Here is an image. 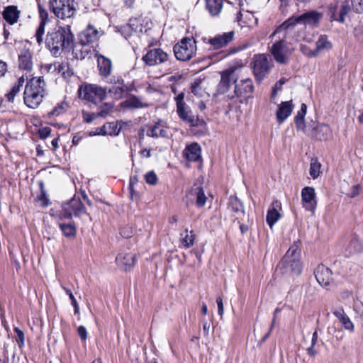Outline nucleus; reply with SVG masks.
<instances>
[{"label":"nucleus","mask_w":363,"mask_h":363,"mask_svg":"<svg viewBox=\"0 0 363 363\" xmlns=\"http://www.w3.org/2000/svg\"><path fill=\"white\" fill-rule=\"evenodd\" d=\"M147 135L151 138H165L167 136V128L164 123L159 121L150 125L147 130Z\"/></svg>","instance_id":"b1692460"},{"label":"nucleus","mask_w":363,"mask_h":363,"mask_svg":"<svg viewBox=\"0 0 363 363\" xmlns=\"http://www.w3.org/2000/svg\"><path fill=\"white\" fill-rule=\"evenodd\" d=\"M14 331L17 335L16 340L18 343V345L20 347L23 346L24 345V333H23V331L21 330H20L18 328H15Z\"/></svg>","instance_id":"864d4df0"},{"label":"nucleus","mask_w":363,"mask_h":363,"mask_svg":"<svg viewBox=\"0 0 363 363\" xmlns=\"http://www.w3.org/2000/svg\"><path fill=\"white\" fill-rule=\"evenodd\" d=\"M290 22H284L269 36L272 39L277 37L269 48V52L274 60L281 65L289 62L291 55L295 50L294 43L290 39L294 33L290 27Z\"/></svg>","instance_id":"f257e3e1"},{"label":"nucleus","mask_w":363,"mask_h":363,"mask_svg":"<svg viewBox=\"0 0 363 363\" xmlns=\"http://www.w3.org/2000/svg\"><path fill=\"white\" fill-rule=\"evenodd\" d=\"M49 69L57 71L65 78L69 77L73 74V72L69 68L67 62H55L52 65H50Z\"/></svg>","instance_id":"473e14b6"},{"label":"nucleus","mask_w":363,"mask_h":363,"mask_svg":"<svg viewBox=\"0 0 363 363\" xmlns=\"http://www.w3.org/2000/svg\"><path fill=\"white\" fill-rule=\"evenodd\" d=\"M82 117L83 121L86 123H91L92 122L95 118L98 117V115L96 113H89L86 111L82 112Z\"/></svg>","instance_id":"603ef678"},{"label":"nucleus","mask_w":363,"mask_h":363,"mask_svg":"<svg viewBox=\"0 0 363 363\" xmlns=\"http://www.w3.org/2000/svg\"><path fill=\"white\" fill-rule=\"evenodd\" d=\"M223 0H206V8L211 16H217L221 11Z\"/></svg>","instance_id":"f704fd0d"},{"label":"nucleus","mask_w":363,"mask_h":363,"mask_svg":"<svg viewBox=\"0 0 363 363\" xmlns=\"http://www.w3.org/2000/svg\"><path fill=\"white\" fill-rule=\"evenodd\" d=\"M98 67L101 76L107 77L110 75L112 69V64L109 59L102 55L99 57Z\"/></svg>","instance_id":"2f4dec72"},{"label":"nucleus","mask_w":363,"mask_h":363,"mask_svg":"<svg viewBox=\"0 0 363 363\" xmlns=\"http://www.w3.org/2000/svg\"><path fill=\"white\" fill-rule=\"evenodd\" d=\"M4 18L10 24H14L17 22L19 17V11L16 6H9L5 8L3 12Z\"/></svg>","instance_id":"7c9ffc66"},{"label":"nucleus","mask_w":363,"mask_h":363,"mask_svg":"<svg viewBox=\"0 0 363 363\" xmlns=\"http://www.w3.org/2000/svg\"><path fill=\"white\" fill-rule=\"evenodd\" d=\"M301 50L306 56L314 57L312 55L313 50H309V48L306 45H301Z\"/></svg>","instance_id":"69168bd1"},{"label":"nucleus","mask_w":363,"mask_h":363,"mask_svg":"<svg viewBox=\"0 0 363 363\" xmlns=\"http://www.w3.org/2000/svg\"><path fill=\"white\" fill-rule=\"evenodd\" d=\"M46 83L43 77H33L25 86L23 100L25 104L31 108H36L43 101L46 94Z\"/></svg>","instance_id":"7ed1b4c3"},{"label":"nucleus","mask_w":363,"mask_h":363,"mask_svg":"<svg viewBox=\"0 0 363 363\" xmlns=\"http://www.w3.org/2000/svg\"><path fill=\"white\" fill-rule=\"evenodd\" d=\"M118 265L123 270L128 271L131 269L135 264L136 255L130 253H121L116 259Z\"/></svg>","instance_id":"4be33fe9"},{"label":"nucleus","mask_w":363,"mask_h":363,"mask_svg":"<svg viewBox=\"0 0 363 363\" xmlns=\"http://www.w3.org/2000/svg\"><path fill=\"white\" fill-rule=\"evenodd\" d=\"M177 113L179 116L184 121L192 123L194 121V116L190 110L189 107L186 104L184 106H178Z\"/></svg>","instance_id":"ea45409f"},{"label":"nucleus","mask_w":363,"mask_h":363,"mask_svg":"<svg viewBox=\"0 0 363 363\" xmlns=\"http://www.w3.org/2000/svg\"><path fill=\"white\" fill-rule=\"evenodd\" d=\"M229 208L235 213H245L242 202L235 196H231L229 199Z\"/></svg>","instance_id":"a19ab883"},{"label":"nucleus","mask_w":363,"mask_h":363,"mask_svg":"<svg viewBox=\"0 0 363 363\" xmlns=\"http://www.w3.org/2000/svg\"><path fill=\"white\" fill-rule=\"evenodd\" d=\"M235 90L234 95H228V97L230 99L235 97L240 99V102L242 103L252 96L254 86L252 82L250 79L241 80L239 83L237 79H234Z\"/></svg>","instance_id":"ddd939ff"},{"label":"nucleus","mask_w":363,"mask_h":363,"mask_svg":"<svg viewBox=\"0 0 363 363\" xmlns=\"http://www.w3.org/2000/svg\"><path fill=\"white\" fill-rule=\"evenodd\" d=\"M78 335H79L80 338L85 341L87 337V331L84 326H79L77 329Z\"/></svg>","instance_id":"4d7b16f0"},{"label":"nucleus","mask_w":363,"mask_h":363,"mask_svg":"<svg viewBox=\"0 0 363 363\" xmlns=\"http://www.w3.org/2000/svg\"><path fill=\"white\" fill-rule=\"evenodd\" d=\"M122 106L125 108H141L149 106V104L140 101V99L136 96H132L122 103Z\"/></svg>","instance_id":"e433bc0d"},{"label":"nucleus","mask_w":363,"mask_h":363,"mask_svg":"<svg viewBox=\"0 0 363 363\" xmlns=\"http://www.w3.org/2000/svg\"><path fill=\"white\" fill-rule=\"evenodd\" d=\"M169 55L160 48L149 50L143 57V60L148 66H155L167 62Z\"/></svg>","instance_id":"4468645a"},{"label":"nucleus","mask_w":363,"mask_h":363,"mask_svg":"<svg viewBox=\"0 0 363 363\" xmlns=\"http://www.w3.org/2000/svg\"><path fill=\"white\" fill-rule=\"evenodd\" d=\"M125 28H126L125 25L123 26L121 28V32L122 35H124V37L125 38H128V37L133 35L134 32L131 30V28H130L129 29L128 28L125 29Z\"/></svg>","instance_id":"052dcab7"},{"label":"nucleus","mask_w":363,"mask_h":363,"mask_svg":"<svg viewBox=\"0 0 363 363\" xmlns=\"http://www.w3.org/2000/svg\"><path fill=\"white\" fill-rule=\"evenodd\" d=\"M18 67L21 69L30 71L33 67L31 53L28 50H23L18 56Z\"/></svg>","instance_id":"bb28decb"},{"label":"nucleus","mask_w":363,"mask_h":363,"mask_svg":"<svg viewBox=\"0 0 363 363\" xmlns=\"http://www.w3.org/2000/svg\"><path fill=\"white\" fill-rule=\"evenodd\" d=\"M106 135H118L120 133L121 128L115 122L106 123L104 125Z\"/></svg>","instance_id":"37998d69"},{"label":"nucleus","mask_w":363,"mask_h":363,"mask_svg":"<svg viewBox=\"0 0 363 363\" xmlns=\"http://www.w3.org/2000/svg\"><path fill=\"white\" fill-rule=\"evenodd\" d=\"M187 201L186 204L189 205L193 203L194 200L198 207H203L206 202V196L204 194L203 189L201 186L194 184L189 192L186 195Z\"/></svg>","instance_id":"f3484780"},{"label":"nucleus","mask_w":363,"mask_h":363,"mask_svg":"<svg viewBox=\"0 0 363 363\" xmlns=\"http://www.w3.org/2000/svg\"><path fill=\"white\" fill-rule=\"evenodd\" d=\"M184 94L183 93H180L176 98H175V100H176V102H177V107L178 106H184V104H186L184 102Z\"/></svg>","instance_id":"0e129e2a"},{"label":"nucleus","mask_w":363,"mask_h":363,"mask_svg":"<svg viewBox=\"0 0 363 363\" xmlns=\"http://www.w3.org/2000/svg\"><path fill=\"white\" fill-rule=\"evenodd\" d=\"M300 252L296 245L291 246L286 252L280 262V267L284 273L298 275L301 272V264L299 260Z\"/></svg>","instance_id":"39448f33"},{"label":"nucleus","mask_w":363,"mask_h":363,"mask_svg":"<svg viewBox=\"0 0 363 363\" xmlns=\"http://www.w3.org/2000/svg\"><path fill=\"white\" fill-rule=\"evenodd\" d=\"M86 213V208L79 198H73L62 205L60 219H70L73 216H80Z\"/></svg>","instance_id":"f8f14e48"},{"label":"nucleus","mask_w":363,"mask_h":363,"mask_svg":"<svg viewBox=\"0 0 363 363\" xmlns=\"http://www.w3.org/2000/svg\"><path fill=\"white\" fill-rule=\"evenodd\" d=\"M191 92L197 97L204 98L209 94L206 92L203 81H195L191 87Z\"/></svg>","instance_id":"4c0bfd02"},{"label":"nucleus","mask_w":363,"mask_h":363,"mask_svg":"<svg viewBox=\"0 0 363 363\" xmlns=\"http://www.w3.org/2000/svg\"><path fill=\"white\" fill-rule=\"evenodd\" d=\"M216 303L218 306V315L222 317L224 313V308H223V300L220 297L217 298L216 299Z\"/></svg>","instance_id":"13d9d810"},{"label":"nucleus","mask_w":363,"mask_h":363,"mask_svg":"<svg viewBox=\"0 0 363 363\" xmlns=\"http://www.w3.org/2000/svg\"><path fill=\"white\" fill-rule=\"evenodd\" d=\"M273 65L272 61L265 54L255 55L253 57V72L258 81H262Z\"/></svg>","instance_id":"9d476101"},{"label":"nucleus","mask_w":363,"mask_h":363,"mask_svg":"<svg viewBox=\"0 0 363 363\" xmlns=\"http://www.w3.org/2000/svg\"><path fill=\"white\" fill-rule=\"evenodd\" d=\"M314 274L317 281L323 287H328L333 282L331 270L323 264H320L315 268Z\"/></svg>","instance_id":"6ab92c4d"},{"label":"nucleus","mask_w":363,"mask_h":363,"mask_svg":"<svg viewBox=\"0 0 363 363\" xmlns=\"http://www.w3.org/2000/svg\"><path fill=\"white\" fill-rule=\"evenodd\" d=\"M63 289H64L65 293L69 296V297L70 298V302H72V305L74 308V313L75 314L79 313V308L77 300L75 299L72 292L71 291V290H69L67 288L64 287Z\"/></svg>","instance_id":"3c124183"},{"label":"nucleus","mask_w":363,"mask_h":363,"mask_svg":"<svg viewBox=\"0 0 363 363\" xmlns=\"http://www.w3.org/2000/svg\"><path fill=\"white\" fill-rule=\"evenodd\" d=\"M75 0H50L49 7L55 16L61 19L69 18L76 13Z\"/></svg>","instance_id":"423d86ee"},{"label":"nucleus","mask_w":363,"mask_h":363,"mask_svg":"<svg viewBox=\"0 0 363 363\" xmlns=\"http://www.w3.org/2000/svg\"><path fill=\"white\" fill-rule=\"evenodd\" d=\"M99 31L93 26L89 25L79 35V42L82 46L94 47V44L97 42L99 38Z\"/></svg>","instance_id":"2eb2a0df"},{"label":"nucleus","mask_w":363,"mask_h":363,"mask_svg":"<svg viewBox=\"0 0 363 363\" xmlns=\"http://www.w3.org/2000/svg\"><path fill=\"white\" fill-rule=\"evenodd\" d=\"M350 11L351 5L348 0L345 1L340 5L337 0H334L328 5V16L331 22L337 21L344 23L345 17Z\"/></svg>","instance_id":"6e6552de"},{"label":"nucleus","mask_w":363,"mask_h":363,"mask_svg":"<svg viewBox=\"0 0 363 363\" xmlns=\"http://www.w3.org/2000/svg\"><path fill=\"white\" fill-rule=\"evenodd\" d=\"M196 41L192 38H185L174 46L176 58L180 61L190 60L196 53Z\"/></svg>","instance_id":"1a4fd4ad"},{"label":"nucleus","mask_w":363,"mask_h":363,"mask_svg":"<svg viewBox=\"0 0 363 363\" xmlns=\"http://www.w3.org/2000/svg\"><path fill=\"white\" fill-rule=\"evenodd\" d=\"M287 82V79L282 77L281 78L272 89V98L274 99L277 96V91L282 89V86Z\"/></svg>","instance_id":"de8ad7c7"},{"label":"nucleus","mask_w":363,"mask_h":363,"mask_svg":"<svg viewBox=\"0 0 363 363\" xmlns=\"http://www.w3.org/2000/svg\"><path fill=\"white\" fill-rule=\"evenodd\" d=\"M294 106L291 101H283L280 104L277 112L276 118L277 122L282 123L291 113Z\"/></svg>","instance_id":"393cba45"},{"label":"nucleus","mask_w":363,"mask_h":363,"mask_svg":"<svg viewBox=\"0 0 363 363\" xmlns=\"http://www.w3.org/2000/svg\"><path fill=\"white\" fill-rule=\"evenodd\" d=\"M360 190H361V186L360 185H355V186H353L351 189H350V193L348 194V196L351 198H354L355 196H357V195L359 194L360 193Z\"/></svg>","instance_id":"6e6d98bb"},{"label":"nucleus","mask_w":363,"mask_h":363,"mask_svg":"<svg viewBox=\"0 0 363 363\" xmlns=\"http://www.w3.org/2000/svg\"><path fill=\"white\" fill-rule=\"evenodd\" d=\"M78 95L82 99L98 104L106 98V89L96 84H84L79 88Z\"/></svg>","instance_id":"0eeeda50"},{"label":"nucleus","mask_w":363,"mask_h":363,"mask_svg":"<svg viewBox=\"0 0 363 363\" xmlns=\"http://www.w3.org/2000/svg\"><path fill=\"white\" fill-rule=\"evenodd\" d=\"M323 17V13L312 10L303 13L297 18H291L286 21H291L290 27L291 28V30L295 33V26L296 23H303L313 27H317Z\"/></svg>","instance_id":"9b49d317"},{"label":"nucleus","mask_w":363,"mask_h":363,"mask_svg":"<svg viewBox=\"0 0 363 363\" xmlns=\"http://www.w3.org/2000/svg\"><path fill=\"white\" fill-rule=\"evenodd\" d=\"M60 228L65 237L74 238L76 236L77 230L74 225L60 224Z\"/></svg>","instance_id":"c03bdc74"},{"label":"nucleus","mask_w":363,"mask_h":363,"mask_svg":"<svg viewBox=\"0 0 363 363\" xmlns=\"http://www.w3.org/2000/svg\"><path fill=\"white\" fill-rule=\"evenodd\" d=\"M68 107L67 103H61L57 104L52 111L49 113L51 116H58L63 113Z\"/></svg>","instance_id":"09e8293b"},{"label":"nucleus","mask_w":363,"mask_h":363,"mask_svg":"<svg viewBox=\"0 0 363 363\" xmlns=\"http://www.w3.org/2000/svg\"><path fill=\"white\" fill-rule=\"evenodd\" d=\"M74 40L69 26L59 27L48 33L45 45L53 55L57 56L62 51L70 49Z\"/></svg>","instance_id":"f03ea898"},{"label":"nucleus","mask_w":363,"mask_h":363,"mask_svg":"<svg viewBox=\"0 0 363 363\" xmlns=\"http://www.w3.org/2000/svg\"><path fill=\"white\" fill-rule=\"evenodd\" d=\"M316 48L313 50L312 55L316 57L320 52L327 51L331 49L332 43L328 40L326 35H321L319 36L315 43Z\"/></svg>","instance_id":"c85d7f7f"},{"label":"nucleus","mask_w":363,"mask_h":363,"mask_svg":"<svg viewBox=\"0 0 363 363\" xmlns=\"http://www.w3.org/2000/svg\"><path fill=\"white\" fill-rule=\"evenodd\" d=\"M109 82L113 84V86H116L123 84V80L121 77L113 76L110 79Z\"/></svg>","instance_id":"680f3d73"},{"label":"nucleus","mask_w":363,"mask_h":363,"mask_svg":"<svg viewBox=\"0 0 363 363\" xmlns=\"http://www.w3.org/2000/svg\"><path fill=\"white\" fill-rule=\"evenodd\" d=\"M180 240L184 247L189 248L194 243L195 236L193 231L185 229L184 232L180 233Z\"/></svg>","instance_id":"58836bf2"},{"label":"nucleus","mask_w":363,"mask_h":363,"mask_svg":"<svg viewBox=\"0 0 363 363\" xmlns=\"http://www.w3.org/2000/svg\"><path fill=\"white\" fill-rule=\"evenodd\" d=\"M279 206V203L277 201H274L273 203V207L270 208L267 213L266 220L271 228L280 218V213L276 208Z\"/></svg>","instance_id":"72a5a7b5"},{"label":"nucleus","mask_w":363,"mask_h":363,"mask_svg":"<svg viewBox=\"0 0 363 363\" xmlns=\"http://www.w3.org/2000/svg\"><path fill=\"white\" fill-rule=\"evenodd\" d=\"M354 36L358 40L363 41V24H360L354 28Z\"/></svg>","instance_id":"5fc2aeb1"},{"label":"nucleus","mask_w":363,"mask_h":363,"mask_svg":"<svg viewBox=\"0 0 363 363\" xmlns=\"http://www.w3.org/2000/svg\"><path fill=\"white\" fill-rule=\"evenodd\" d=\"M347 255H352L363 252V241L356 235L348 238L345 245Z\"/></svg>","instance_id":"412c9836"},{"label":"nucleus","mask_w":363,"mask_h":363,"mask_svg":"<svg viewBox=\"0 0 363 363\" xmlns=\"http://www.w3.org/2000/svg\"><path fill=\"white\" fill-rule=\"evenodd\" d=\"M320 164L317 160H312L310 165V175L313 179H316L320 174Z\"/></svg>","instance_id":"a18cd8bd"},{"label":"nucleus","mask_w":363,"mask_h":363,"mask_svg":"<svg viewBox=\"0 0 363 363\" xmlns=\"http://www.w3.org/2000/svg\"><path fill=\"white\" fill-rule=\"evenodd\" d=\"M307 111V106L302 104L300 110L295 117L296 127L298 130H301L318 140H327L332 138V130L326 124H318L314 128L310 129L305 123V116Z\"/></svg>","instance_id":"20e7f679"},{"label":"nucleus","mask_w":363,"mask_h":363,"mask_svg":"<svg viewBox=\"0 0 363 363\" xmlns=\"http://www.w3.org/2000/svg\"><path fill=\"white\" fill-rule=\"evenodd\" d=\"M51 129L48 127H45L39 130V135L40 138H46L50 134Z\"/></svg>","instance_id":"bf43d9fd"},{"label":"nucleus","mask_w":363,"mask_h":363,"mask_svg":"<svg viewBox=\"0 0 363 363\" xmlns=\"http://www.w3.org/2000/svg\"><path fill=\"white\" fill-rule=\"evenodd\" d=\"M138 175H135V176H133L130 177L129 189H130V191L132 195L133 193V186L135 184H136L138 183Z\"/></svg>","instance_id":"e2e57ef3"},{"label":"nucleus","mask_w":363,"mask_h":363,"mask_svg":"<svg viewBox=\"0 0 363 363\" xmlns=\"http://www.w3.org/2000/svg\"><path fill=\"white\" fill-rule=\"evenodd\" d=\"M143 22L144 20L141 18H131L129 23L125 24V29L131 28V30L135 33L146 32L147 30L144 29Z\"/></svg>","instance_id":"c9c22d12"},{"label":"nucleus","mask_w":363,"mask_h":363,"mask_svg":"<svg viewBox=\"0 0 363 363\" xmlns=\"http://www.w3.org/2000/svg\"><path fill=\"white\" fill-rule=\"evenodd\" d=\"M301 199L306 211L313 212L316 208L315 192L313 187L306 186L301 191Z\"/></svg>","instance_id":"a211bd4d"},{"label":"nucleus","mask_w":363,"mask_h":363,"mask_svg":"<svg viewBox=\"0 0 363 363\" xmlns=\"http://www.w3.org/2000/svg\"><path fill=\"white\" fill-rule=\"evenodd\" d=\"M233 71L230 69L225 70L221 74V79L217 86L216 95L223 94L229 90L230 82L233 78Z\"/></svg>","instance_id":"5701e85b"},{"label":"nucleus","mask_w":363,"mask_h":363,"mask_svg":"<svg viewBox=\"0 0 363 363\" xmlns=\"http://www.w3.org/2000/svg\"><path fill=\"white\" fill-rule=\"evenodd\" d=\"M145 182L151 185H155L157 182V177L154 171H150L145 175Z\"/></svg>","instance_id":"8fccbe9b"},{"label":"nucleus","mask_w":363,"mask_h":363,"mask_svg":"<svg viewBox=\"0 0 363 363\" xmlns=\"http://www.w3.org/2000/svg\"><path fill=\"white\" fill-rule=\"evenodd\" d=\"M113 109V105L111 104H104L99 107V111L96 113L98 117H106Z\"/></svg>","instance_id":"49530a36"},{"label":"nucleus","mask_w":363,"mask_h":363,"mask_svg":"<svg viewBox=\"0 0 363 363\" xmlns=\"http://www.w3.org/2000/svg\"><path fill=\"white\" fill-rule=\"evenodd\" d=\"M7 71V65L6 62L0 60V77L4 76Z\"/></svg>","instance_id":"774afa93"},{"label":"nucleus","mask_w":363,"mask_h":363,"mask_svg":"<svg viewBox=\"0 0 363 363\" xmlns=\"http://www.w3.org/2000/svg\"><path fill=\"white\" fill-rule=\"evenodd\" d=\"M234 34V31H230L221 35H217L213 38H204L203 40L205 43H208L212 49L218 50L231 42L233 39Z\"/></svg>","instance_id":"dca6fc26"},{"label":"nucleus","mask_w":363,"mask_h":363,"mask_svg":"<svg viewBox=\"0 0 363 363\" xmlns=\"http://www.w3.org/2000/svg\"><path fill=\"white\" fill-rule=\"evenodd\" d=\"M125 91L124 83L122 84L112 86V87L108 89L109 94L115 99H121L124 96Z\"/></svg>","instance_id":"79ce46f5"},{"label":"nucleus","mask_w":363,"mask_h":363,"mask_svg":"<svg viewBox=\"0 0 363 363\" xmlns=\"http://www.w3.org/2000/svg\"><path fill=\"white\" fill-rule=\"evenodd\" d=\"M105 129H104V125L101 128H96V131L94 132H91L90 133V135L91 136H93V135H106V133H105Z\"/></svg>","instance_id":"338daca9"},{"label":"nucleus","mask_w":363,"mask_h":363,"mask_svg":"<svg viewBox=\"0 0 363 363\" xmlns=\"http://www.w3.org/2000/svg\"><path fill=\"white\" fill-rule=\"evenodd\" d=\"M28 77L22 75L18 81L13 85L11 90L5 95L6 99L9 102H13L15 96L20 92L21 89L23 87L26 79Z\"/></svg>","instance_id":"c756f323"},{"label":"nucleus","mask_w":363,"mask_h":363,"mask_svg":"<svg viewBox=\"0 0 363 363\" xmlns=\"http://www.w3.org/2000/svg\"><path fill=\"white\" fill-rule=\"evenodd\" d=\"M184 154L188 160L198 161L201 158V147L196 143H191L186 147Z\"/></svg>","instance_id":"cd10ccee"},{"label":"nucleus","mask_w":363,"mask_h":363,"mask_svg":"<svg viewBox=\"0 0 363 363\" xmlns=\"http://www.w3.org/2000/svg\"><path fill=\"white\" fill-rule=\"evenodd\" d=\"M333 313L339 320L342 327L345 330L350 331V333H352L354 331V324L352 323L348 315L345 313L342 308H337L334 309Z\"/></svg>","instance_id":"a878e982"},{"label":"nucleus","mask_w":363,"mask_h":363,"mask_svg":"<svg viewBox=\"0 0 363 363\" xmlns=\"http://www.w3.org/2000/svg\"><path fill=\"white\" fill-rule=\"evenodd\" d=\"M38 12L40 22L36 30L35 37L37 43L40 45L43 42V35L45 33V26L48 21V13L47 10L41 5L38 4Z\"/></svg>","instance_id":"aec40b11"}]
</instances>
